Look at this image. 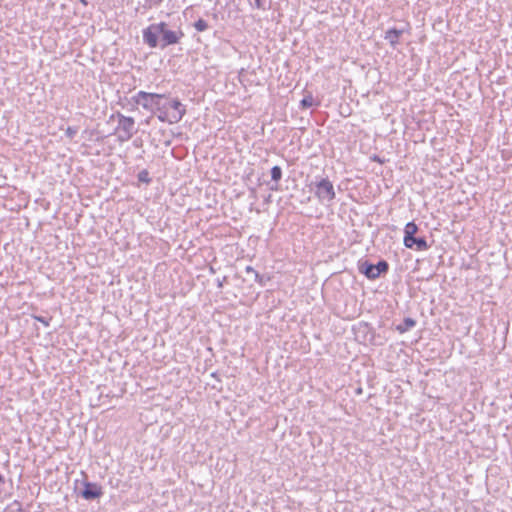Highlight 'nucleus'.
Instances as JSON below:
<instances>
[{
    "label": "nucleus",
    "mask_w": 512,
    "mask_h": 512,
    "mask_svg": "<svg viewBox=\"0 0 512 512\" xmlns=\"http://www.w3.org/2000/svg\"><path fill=\"white\" fill-rule=\"evenodd\" d=\"M183 36L184 33L181 29L170 30L165 22L151 24L143 30L144 42L150 48H155L159 44L161 47L177 44Z\"/></svg>",
    "instance_id": "nucleus-1"
},
{
    "label": "nucleus",
    "mask_w": 512,
    "mask_h": 512,
    "mask_svg": "<svg viewBox=\"0 0 512 512\" xmlns=\"http://www.w3.org/2000/svg\"><path fill=\"white\" fill-rule=\"evenodd\" d=\"M185 113V106L178 99L163 95L162 102L157 109V117L161 122L178 123Z\"/></svg>",
    "instance_id": "nucleus-2"
},
{
    "label": "nucleus",
    "mask_w": 512,
    "mask_h": 512,
    "mask_svg": "<svg viewBox=\"0 0 512 512\" xmlns=\"http://www.w3.org/2000/svg\"><path fill=\"white\" fill-rule=\"evenodd\" d=\"M417 232L418 226L416 223H407L404 227L403 243L406 248L412 249L415 247L417 251H425L429 246L424 238H415Z\"/></svg>",
    "instance_id": "nucleus-3"
},
{
    "label": "nucleus",
    "mask_w": 512,
    "mask_h": 512,
    "mask_svg": "<svg viewBox=\"0 0 512 512\" xmlns=\"http://www.w3.org/2000/svg\"><path fill=\"white\" fill-rule=\"evenodd\" d=\"M117 122L118 124L115 129V134L117 135L118 140L121 142L130 140L134 135V119L119 113L117 114Z\"/></svg>",
    "instance_id": "nucleus-4"
},
{
    "label": "nucleus",
    "mask_w": 512,
    "mask_h": 512,
    "mask_svg": "<svg viewBox=\"0 0 512 512\" xmlns=\"http://www.w3.org/2000/svg\"><path fill=\"white\" fill-rule=\"evenodd\" d=\"M163 99V94H156V93H148L144 91H140L137 93L135 97V101L138 104H141L143 108L156 111L158 109V106L161 104Z\"/></svg>",
    "instance_id": "nucleus-5"
},
{
    "label": "nucleus",
    "mask_w": 512,
    "mask_h": 512,
    "mask_svg": "<svg viewBox=\"0 0 512 512\" xmlns=\"http://www.w3.org/2000/svg\"><path fill=\"white\" fill-rule=\"evenodd\" d=\"M316 196L321 200L332 201L336 194L333 184L328 179H322L316 185Z\"/></svg>",
    "instance_id": "nucleus-6"
},
{
    "label": "nucleus",
    "mask_w": 512,
    "mask_h": 512,
    "mask_svg": "<svg viewBox=\"0 0 512 512\" xmlns=\"http://www.w3.org/2000/svg\"><path fill=\"white\" fill-rule=\"evenodd\" d=\"M388 263L386 261H379L376 265L365 264L363 265L362 272L369 279H376L380 274L387 272Z\"/></svg>",
    "instance_id": "nucleus-7"
},
{
    "label": "nucleus",
    "mask_w": 512,
    "mask_h": 512,
    "mask_svg": "<svg viewBox=\"0 0 512 512\" xmlns=\"http://www.w3.org/2000/svg\"><path fill=\"white\" fill-rule=\"evenodd\" d=\"M102 494V488L96 483H86L82 491V496L86 500L99 498Z\"/></svg>",
    "instance_id": "nucleus-8"
},
{
    "label": "nucleus",
    "mask_w": 512,
    "mask_h": 512,
    "mask_svg": "<svg viewBox=\"0 0 512 512\" xmlns=\"http://www.w3.org/2000/svg\"><path fill=\"white\" fill-rule=\"evenodd\" d=\"M402 33V30L396 28L388 29L385 33V39L389 41L392 47H395L398 45Z\"/></svg>",
    "instance_id": "nucleus-9"
},
{
    "label": "nucleus",
    "mask_w": 512,
    "mask_h": 512,
    "mask_svg": "<svg viewBox=\"0 0 512 512\" xmlns=\"http://www.w3.org/2000/svg\"><path fill=\"white\" fill-rule=\"evenodd\" d=\"M320 102L314 98L311 92H307L304 98L300 102V107L302 109H307L312 106H318Z\"/></svg>",
    "instance_id": "nucleus-10"
},
{
    "label": "nucleus",
    "mask_w": 512,
    "mask_h": 512,
    "mask_svg": "<svg viewBox=\"0 0 512 512\" xmlns=\"http://www.w3.org/2000/svg\"><path fill=\"white\" fill-rule=\"evenodd\" d=\"M271 178L276 182H278L282 178V170L279 166L272 167Z\"/></svg>",
    "instance_id": "nucleus-11"
},
{
    "label": "nucleus",
    "mask_w": 512,
    "mask_h": 512,
    "mask_svg": "<svg viewBox=\"0 0 512 512\" xmlns=\"http://www.w3.org/2000/svg\"><path fill=\"white\" fill-rule=\"evenodd\" d=\"M194 27L196 28L197 31L202 32L208 28V24L205 20L199 19L195 22Z\"/></svg>",
    "instance_id": "nucleus-12"
},
{
    "label": "nucleus",
    "mask_w": 512,
    "mask_h": 512,
    "mask_svg": "<svg viewBox=\"0 0 512 512\" xmlns=\"http://www.w3.org/2000/svg\"><path fill=\"white\" fill-rule=\"evenodd\" d=\"M138 179L141 182L149 183L150 182L149 172L147 170L140 171L138 174Z\"/></svg>",
    "instance_id": "nucleus-13"
},
{
    "label": "nucleus",
    "mask_w": 512,
    "mask_h": 512,
    "mask_svg": "<svg viewBox=\"0 0 512 512\" xmlns=\"http://www.w3.org/2000/svg\"><path fill=\"white\" fill-rule=\"evenodd\" d=\"M404 323H405V326H406L405 328H403V329H402V328H400V327L398 328V330H399L401 333L405 332V330H406V329H409V328L414 327V326H415V324H416L415 320H413V319H411V318H406V319L404 320Z\"/></svg>",
    "instance_id": "nucleus-14"
},
{
    "label": "nucleus",
    "mask_w": 512,
    "mask_h": 512,
    "mask_svg": "<svg viewBox=\"0 0 512 512\" xmlns=\"http://www.w3.org/2000/svg\"><path fill=\"white\" fill-rule=\"evenodd\" d=\"M66 135L69 137V138H73L76 134V129L73 128V127H68L65 131Z\"/></svg>",
    "instance_id": "nucleus-15"
},
{
    "label": "nucleus",
    "mask_w": 512,
    "mask_h": 512,
    "mask_svg": "<svg viewBox=\"0 0 512 512\" xmlns=\"http://www.w3.org/2000/svg\"><path fill=\"white\" fill-rule=\"evenodd\" d=\"M34 319L41 322L44 326H49V321L43 317H40V316H34Z\"/></svg>",
    "instance_id": "nucleus-16"
},
{
    "label": "nucleus",
    "mask_w": 512,
    "mask_h": 512,
    "mask_svg": "<svg viewBox=\"0 0 512 512\" xmlns=\"http://www.w3.org/2000/svg\"><path fill=\"white\" fill-rule=\"evenodd\" d=\"M371 159H372V161L377 162V163H379V164H384V163H385V160H384V159H381V158H380L379 156H377V155H374Z\"/></svg>",
    "instance_id": "nucleus-17"
},
{
    "label": "nucleus",
    "mask_w": 512,
    "mask_h": 512,
    "mask_svg": "<svg viewBox=\"0 0 512 512\" xmlns=\"http://www.w3.org/2000/svg\"><path fill=\"white\" fill-rule=\"evenodd\" d=\"M150 5H158L160 4L163 0H146Z\"/></svg>",
    "instance_id": "nucleus-18"
},
{
    "label": "nucleus",
    "mask_w": 512,
    "mask_h": 512,
    "mask_svg": "<svg viewBox=\"0 0 512 512\" xmlns=\"http://www.w3.org/2000/svg\"><path fill=\"white\" fill-rule=\"evenodd\" d=\"M261 1H262V0H255V2H256V6H257L258 8H260V7H261Z\"/></svg>",
    "instance_id": "nucleus-19"
},
{
    "label": "nucleus",
    "mask_w": 512,
    "mask_h": 512,
    "mask_svg": "<svg viewBox=\"0 0 512 512\" xmlns=\"http://www.w3.org/2000/svg\"><path fill=\"white\" fill-rule=\"evenodd\" d=\"M80 2H81L84 6H86V5H87V1H86V0H80Z\"/></svg>",
    "instance_id": "nucleus-20"
}]
</instances>
